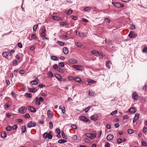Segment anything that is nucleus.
<instances>
[{"instance_id": "nucleus-10", "label": "nucleus", "mask_w": 147, "mask_h": 147, "mask_svg": "<svg viewBox=\"0 0 147 147\" xmlns=\"http://www.w3.org/2000/svg\"><path fill=\"white\" fill-rule=\"evenodd\" d=\"M139 116L140 115L138 113H137L135 114V115L133 119V123L134 122L138 119L139 117Z\"/></svg>"}, {"instance_id": "nucleus-58", "label": "nucleus", "mask_w": 147, "mask_h": 147, "mask_svg": "<svg viewBox=\"0 0 147 147\" xmlns=\"http://www.w3.org/2000/svg\"><path fill=\"white\" fill-rule=\"evenodd\" d=\"M105 40H104V41H103L102 43L103 44H104L105 43L106 44L107 43V45H109V44H111V42H110L108 41V42H107V40L106 39H105Z\"/></svg>"}, {"instance_id": "nucleus-18", "label": "nucleus", "mask_w": 147, "mask_h": 147, "mask_svg": "<svg viewBox=\"0 0 147 147\" xmlns=\"http://www.w3.org/2000/svg\"><path fill=\"white\" fill-rule=\"evenodd\" d=\"M29 111H30L31 112L35 113L36 112V110L34 107L32 106H29Z\"/></svg>"}, {"instance_id": "nucleus-11", "label": "nucleus", "mask_w": 147, "mask_h": 147, "mask_svg": "<svg viewBox=\"0 0 147 147\" xmlns=\"http://www.w3.org/2000/svg\"><path fill=\"white\" fill-rule=\"evenodd\" d=\"M52 19L57 21L61 20V18L57 16H52Z\"/></svg>"}, {"instance_id": "nucleus-24", "label": "nucleus", "mask_w": 147, "mask_h": 147, "mask_svg": "<svg viewBox=\"0 0 147 147\" xmlns=\"http://www.w3.org/2000/svg\"><path fill=\"white\" fill-rule=\"evenodd\" d=\"M91 53L92 54H95V55L96 56L100 55L98 52L96 51L93 50L91 51Z\"/></svg>"}, {"instance_id": "nucleus-46", "label": "nucleus", "mask_w": 147, "mask_h": 147, "mask_svg": "<svg viewBox=\"0 0 147 147\" xmlns=\"http://www.w3.org/2000/svg\"><path fill=\"white\" fill-rule=\"evenodd\" d=\"M59 66L61 67H63L64 66V65L63 62H61L59 63Z\"/></svg>"}, {"instance_id": "nucleus-33", "label": "nucleus", "mask_w": 147, "mask_h": 147, "mask_svg": "<svg viewBox=\"0 0 147 147\" xmlns=\"http://www.w3.org/2000/svg\"><path fill=\"white\" fill-rule=\"evenodd\" d=\"M57 43L60 46H63L65 45V43L61 41H57Z\"/></svg>"}, {"instance_id": "nucleus-4", "label": "nucleus", "mask_w": 147, "mask_h": 147, "mask_svg": "<svg viewBox=\"0 0 147 147\" xmlns=\"http://www.w3.org/2000/svg\"><path fill=\"white\" fill-rule=\"evenodd\" d=\"M76 34L78 35L79 37H85L86 36V33H83L82 32L76 31Z\"/></svg>"}, {"instance_id": "nucleus-48", "label": "nucleus", "mask_w": 147, "mask_h": 147, "mask_svg": "<svg viewBox=\"0 0 147 147\" xmlns=\"http://www.w3.org/2000/svg\"><path fill=\"white\" fill-rule=\"evenodd\" d=\"M122 141V140L121 138H119L117 140V142L118 144H121Z\"/></svg>"}, {"instance_id": "nucleus-64", "label": "nucleus", "mask_w": 147, "mask_h": 147, "mask_svg": "<svg viewBox=\"0 0 147 147\" xmlns=\"http://www.w3.org/2000/svg\"><path fill=\"white\" fill-rule=\"evenodd\" d=\"M105 147H110V144L109 142H106L105 144Z\"/></svg>"}, {"instance_id": "nucleus-32", "label": "nucleus", "mask_w": 147, "mask_h": 147, "mask_svg": "<svg viewBox=\"0 0 147 147\" xmlns=\"http://www.w3.org/2000/svg\"><path fill=\"white\" fill-rule=\"evenodd\" d=\"M24 96L25 97L29 98L31 97L32 95L31 93H26L25 94Z\"/></svg>"}, {"instance_id": "nucleus-29", "label": "nucleus", "mask_w": 147, "mask_h": 147, "mask_svg": "<svg viewBox=\"0 0 147 147\" xmlns=\"http://www.w3.org/2000/svg\"><path fill=\"white\" fill-rule=\"evenodd\" d=\"M1 136L2 138H5L6 137V133L5 131H3L1 134Z\"/></svg>"}, {"instance_id": "nucleus-22", "label": "nucleus", "mask_w": 147, "mask_h": 147, "mask_svg": "<svg viewBox=\"0 0 147 147\" xmlns=\"http://www.w3.org/2000/svg\"><path fill=\"white\" fill-rule=\"evenodd\" d=\"M38 81L36 80H34L31 81L30 83L32 85H36L38 83Z\"/></svg>"}, {"instance_id": "nucleus-21", "label": "nucleus", "mask_w": 147, "mask_h": 147, "mask_svg": "<svg viewBox=\"0 0 147 147\" xmlns=\"http://www.w3.org/2000/svg\"><path fill=\"white\" fill-rule=\"evenodd\" d=\"M28 91L32 93L34 92L37 91V89L35 88H28Z\"/></svg>"}, {"instance_id": "nucleus-55", "label": "nucleus", "mask_w": 147, "mask_h": 147, "mask_svg": "<svg viewBox=\"0 0 147 147\" xmlns=\"http://www.w3.org/2000/svg\"><path fill=\"white\" fill-rule=\"evenodd\" d=\"M6 130L9 131H10L12 130V128L10 126H8L6 128Z\"/></svg>"}, {"instance_id": "nucleus-8", "label": "nucleus", "mask_w": 147, "mask_h": 147, "mask_svg": "<svg viewBox=\"0 0 147 147\" xmlns=\"http://www.w3.org/2000/svg\"><path fill=\"white\" fill-rule=\"evenodd\" d=\"M73 67L78 70L82 71L83 70L82 66L80 65H73Z\"/></svg>"}, {"instance_id": "nucleus-23", "label": "nucleus", "mask_w": 147, "mask_h": 147, "mask_svg": "<svg viewBox=\"0 0 147 147\" xmlns=\"http://www.w3.org/2000/svg\"><path fill=\"white\" fill-rule=\"evenodd\" d=\"M55 77L60 81H61L62 80V77L58 74H57L55 75Z\"/></svg>"}, {"instance_id": "nucleus-36", "label": "nucleus", "mask_w": 147, "mask_h": 147, "mask_svg": "<svg viewBox=\"0 0 147 147\" xmlns=\"http://www.w3.org/2000/svg\"><path fill=\"white\" fill-rule=\"evenodd\" d=\"M55 132L58 135H59V136H60V138L61 137V136L60 135H59V134H60L61 131L60 130V129H56L55 130Z\"/></svg>"}, {"instance_id": "nucleus-44", "label": "nucleus", "mask_w": 147, "mask_h": 147, "mask_svg": "<svg viewBox=\"0 0 147 147\" xmlns=\"http://www.w3.org/2000/svg\"><path fill=\"white\" fill-rule=\"evenodd\" d=\"M91 107L88 106L84 109L86 113H87L88 111L90 109Z\"/></svg>"}, {"instance_id": "nucleus-17", "label": "nucleus", "mask_w": 147, "mask_h": 147, "mask_svg": "<svg viewBox=\"0 0 147 147\" xmlns=\"http://www.w3.org/2000/svg\"><path fill=\"white\" fill-rule=\"evenodd\" d=\"M113 138V135L110 134L107 136V139L108 140H112Z\"/></svg>"}, {"instance_id": "nucleus-39", "label": "nucleus", "mask_w": 147, "mask_h": 147, "mask_svg": "<svg viewBox=\"0 0 147 147\" xmlns=\"http://www.w3.org/2000/svg\"><path fill=\"white\" fill-rule=\"evenodd\" d=\"M91 9L90 7H87L84 8L83 9V10L86 11H88L89 10H90Z\"/></svg>"}, {"instance_id": "nucleus-51", "label": "nucleus", "mask_w": 147, "mask_h": 147, "mask_svg": "<svg viewBox=\"0 0 147 147\" xmlns=\"http://www.w3.org/2000/svg\"><path fill=\"white\" fill-rule=\"evenodd\" d=\"M74 77L69 76L68 77V79L70 81L74 80Z\"/></svg>"}, {"instance_id": "nucleus-27", "label": "nucleus", "mask_w": 147, "mask_h": 147, "mask_svg": "<svg viewBox=\"0 0 147 147\" xmlns=\"http://www.w3.org/2000/svg\"><path fill=\"white\" fill-rule=\"evenodd\" d=\"M35 99L36 104L38 105H40V102L39 98L38 97H36Z\"/></svg>"}, {"instance_id": "nucleus-42", "label": "nucleus", "mask_w": 147, "mask_h": 147, "mask_svg": "<svg viewBox=\"0 0 147 147\" xmlns=\"http://www.w3.org/2000/svg\"><path fill=\"white\" fill-rule=\"evenodd\" d=\"M48 133L45 132L43 134V138L44 139H46L48 137Z\"/></svg>"}, {"instance_id": "nucleus-47", "label": "nucleus", "mask_w": 147, "mask_h": 147, "mask_svg": "<svg viewBox=\"0 0 147 147\" xmlns=\"http://www.w3.org/2000/svg\"><path fill=\"white\" fill-rule=\"evenodd\" d=\"M57 70L61 73H63L64 72L63 70L62 69L59 67H58V68L57 69Z\"/></svg>"}, {"instance_id": "nucleus-13", "label": "nucleus", "mask_w": 147, "mask_h": 147, "mask_svg": "<svg viewBox=\"0 0 147 147\" xmlns=\"http://www.w3.org/2000/svg\"><path fill=\"white\" fill-rule=\"evenodd\" d=\"M129 111L132 113H135L136 110L135 108L134 107H131L129 109Z\"/></svg>"}, {"instance_id": "nucleus-57", "label": "nucleus", "mask_w": 147, "mask_h": 147, "mask_svg": "<svg viewBox=\"0 0 147 147\" xmlns=\"http://www.w3.org/2000/svg\"><path fill=\"white\" fill-rule=\"evenodd\" d=\"M135 28V26L133 24H131L130 26V29L131 30H134Z\"/></svg>"}, {"instance_id": "nucleus-30", "label": "nucleus", "mask_w": 147, "mask_h": 147, "mask_svg": "<svg viewBox=\"0 0 147 147\" xmlns=\"http://www.w3.org/2000/svg\"><path fill=\"white\" fill-rule=\"evenodd\" d=\"M74 80L77 82L80 83L81 81V79L79 77H75Z\"/></svg>"}, {"instance_id": "nucleus-7", "label": "nucleus", "mask_w": 147, "mask_h": 147, "mask_svg": "<svg viewBox=\"0 0 147 147\" xmlns=\"http://www.w3.org/2000/svg\"><path fill=\"white\" fill-rule=\"evenodd\" d=\"M128 36L131 38H135L137 36V34H134V32L132 31H130Z\"/></svg>"}, {"instance_id": "nucleus-26", "label": "nucleus", "mask_w": 147, "mask_h": 147, "mask_svg": "<svg viewBox=\"0 0 147 147\" xmlns=\"http://www.w3.org/2000/svg\"><path fill=\"white\" fill-rule=\"evenodd\" d=\"M12 65L13 66H16L18 64V61L15 60H13L12 62Z\"/></svg>"}, {"instance_id": "nucleus-41", "label": "nucleus", "mask_w": 147, "mask_h": 147, "mask_svg": "<svg viewBox=\"0 0 147 147\" xmlns=\"http://www.w3.org/2000/svg\"><path fill=\"white\" fill-rule=\"evenodd\" d=\"M38 25V24L34 26L33 27V29L34 31L36 32L37 29Z\"/></svg>"}, {"instance_id": "nucleus-37", "label": "nucleus", "mask_w": 147, "mask_h": 147, "mask_svg": "<svg viewBox=\"0 0 147 147\" xmlns=\"http://www.w3.org/2000/svg\"><path fill=\"white\" fill-rule=\"evenodd\" d=\"M48 76L50 78H52L53 76V75L52 72L51 71H49L48 72Z\"/></svg>"}, {"instance_id": "nucleus-56", "label": "nucleus", "mask_w": 147, "mask_h": 147, "mask_svg": "<svg viewBox=\"0 0 147 147\" xmlns=\"http://www.w3.org/2000/svg\"><path fill=\"white\" fill-rule=\"evenodd\" d=\"M71 18L74 20H76L78 19V17H77L74 16L73 15H71Z\"/></svg>"}, {"instance_id": "nucleus-62", "label": "nucleus", "mask_w": 147, "mask_h": 147, "mask_svg": "<svg viewBox=\"0 0 147 147\" xmlns=\"http://www.w3.org/2000/svg\"><path fill=\"white\" fill-rule=\"evenodd\" d=\"M30 117V115L28 113L26 114L25 115V118H29Z\"/></svg>"}, {"instance_id": "nucleus-9", "label": "nucleus", "mask_w": 147, "mask_h": 147, "mask_svg": "<svg viewBox=\"0 0 147 147\" xmlns=\"http://www.w3.org/2000/svg\"><path fill=\"white\" fill-rule=\"evenodd\" d=\"M132 96L133 98L135 100H137L138 99V93L136 92H134L132 94Z\"/></svg>"}, {"instance_id": "nucleus-20", "label": "nucleus", "mask_w": 147, "mask_h": 147, "mask_svg": "<svg viewBox=\"0 0 147 147\" xmlns=\"http://www.w3.org/2000/svg\"><path fill=\"white\" fill-rule=\"evenodd\" d=\"M111 63L110 61H107L106 62V65L107 67L109 69L110 68Z\"/></svg>"}, {"instance_id": "nucleus-54", "label": "nucleus", "mask_w": 147, "mask_h": 147, "mask_svg": "<svg viewBox=\"0 0 147 147\" xmlns=\"http://www.w3.org/2000/svg\"><path fill=\"white\" fill-rule=\"evenodd\" d=\"M69 61L73 63H76L77 62V61L75 59H70Z\"/></svg>"}, {"instance_id": "nucleus-5", "label": "nucleus", "mask_w": 147, "mask_h": 147, "mask_svg": "<svg viewBox=\"0 0 147 147\" xmlns=\"http://www.w3.org/2000/svg\"><path fill=\"white\" fill-rule=\"evenodd\" d=\"M26 109L25 107H22L20 108L18 110L19 112L21 113L24 114L26 112Z\"/></svg>"}, {"instance_id": "nucleus-16", "label": "nucleus", "mask_w": 147, "mask_h": 147, "mask_svg": "<svg viewBox=\"0 0 147 147\" xmlns=\"http://www.w3.org/2000/svg\"><path fill=\"white\" fill-rule=\"evenodd\" d=\"M63 49L64 54L65 55H66L69 52V50L67 47H64Z\"/></svg>"}, {"instance_id": "nucleus-52", "label": "nucleus", "mask_w": 147, "mask_h": 147, "mask_svg": "<svg viewBox=\"0 0 147 147\" xmlns=\"http://www.w3.org/2000/svg\"><path fill=\"white\" fill-rule=\"evenodd\" d=\"M11 94L13 96L14 98H16V94H15L13 91H12L11 92Z\"/></svg>"}, {"instance_id": "nucleus-43", "label": "nucleus", "mask_w": 147, "mask_h": 147, "mask_svg": "<svg viewBox=\"0 0 147 147\" xmlns=\"http://www.w3.org/2000/svg\"><path fill=\"white\" fill-rule=\"evenodd\" d=\"M127 132L129 134H131L134 132V130L131 129H129L127 130Z\"/></svg>"}, {"instance_id": "nucleus-12", "label": "nucleus", "mask_w": 147, "mask_h": 147, "mask_svg": "<svg viewBox=\"0 0 147 147\" xmlns=\"http://www.w3.org/2000/svg\"><path fill=\"white\" fill-rule=\"evenodd\" d=\"M88 84L90 86L92 85V84L96 83V82L92 80H88Z\"/></svg>"}, {"instance_id": "nucleus-38", "label": "nucleus", "mask_w": 147, "mask_h": 147, "mask_svg": "<svg viewBox=\"0 0 147 147\" xmlns=\"http://www.w3.org/2000/svg\"><path fill=\"white\" fill-rule=\"evenodd\" d=\"M94 92L92 90H89V94L90 96H92L94 94Z\"/></svg>"}, {"instance_id": "nucleus-31", "label": "nucleus", "mask_w": 147, "mask_h": 147, "mask_svg": "<svg viewBox=\"0 0 147 147\" xmlns=\"http://www.w3.org/2000/svg\"><path fill=\"white\" fill-rule=\"evenodd\" d=\"M67 142V140H65L61 139L58 140V142L60 144H63Z\"/></svg>"}, {"instance_id": "nucleus-15", "label": "nucleus", "mask_w": 147, "mask_h": 147, "mask_svg": "<svg viewBox=\"0 0 147 147\" xmlns=\"http://www.w3.org/2000/svg\"><path fill=\"white\" fill-rule=\"evenodd\" d=\"M59 109H61L63 113H65V107L63 105H60L59 107Z\"/></svg>"}, {"instance_id": "nucleus-3", "label": "nucleus", "mask_w": 147, "mask_h": 147, "mask_svg": "<svg viewBox=\"0 0 147 147\" xmlns=\"http://www.w3.org/2000/svg\"><path fill=\"white\" fill-rule=\"evenodd\" d=\"M85 136L91 139H93L96 137V136L94 134L91 133L86 134Z\"/></svg>"}, {"instance_id": "nucleus-40", "label": "nucleus", "mask_w": 147, "mask_h": 147, "mask_svg": "<svg viewBox=\"0 0 147 147\" xmlns=\"http://www.w3.org/2000/svg\"><path fill=\"white\" fill-rule=\"evenodd\" d=\"M26 127H25V126H23L22 127V129H21V130H22V131L23 133H24L26 131Z\"/></svg>"}, {"instance_id": "nucleus-2", "label": "nucleus", "mask_w": 147, "mask_h": 147, "mask_svg": "<svg viewBox=\"0 0 147 147\" xmlns=\"http://www.w3.org/2000/svg\"><path fill=\"white\" fill-rule=\"evenodd\" d=\"M112 3L117 8H120L123 7L124 6L123 5L119 3H117L116 2H112Z\"/></svg>"}, {"instance_id": "nucleus-14", "label": "nucleus", "mask_w": 147, "mask_h": 147, "mask_svg": "<svg viewBox=\"0 0 147 147\" xmlns=\"http://www.w3.org/2000/svg\"><path fill=\"white\" fill-rule=\"evenodd\" d=\"M80 119L81 120L84 122H87L88 121L87 118L85 116H81L80 117Z\"/></svg>"}, {"instance_id": "nucleus-59", "label": "nucleus", "mask_w": 147, "mask_h": 147, "mask_svg": "<svg viewBox=\"0 0 147 147\" xmlns=\"http://www.w3.org/2000/svg\"><path fill=\"white\" fill-rule=\"evenodd\" d=\"M72 11L71 9H69L67 11V14L69 15H70L72 13Z\"/></svg>"}, {"instance_id": "nucleus-53", "label": "nucleus", "mask_w": 147, "mask_h": 147, "mask_svg": "<svg viewBox=\"0 0 147 147\" xmlns=\"http://www.w3.org/2000/svg\"><path fill=\"white\" fill-rule=\"evenodd\" d=\"M40 36L42 37H44L46 36L45 32H41L40 34Z\"/></svg>"}, {"instance_id": "nucleus-1", "label": "nucleus", "mask_w": 147, "mask_h": 147, "mask_svg": "<svg viewBox=\"0 0 147 147\" xmlns=\"http://www.w3.org/2000/svg\"><path fill=\"white\" fill-rule=\"evenodd\" d=\"M2 55L3 57L7 58L8 60L11 59V57L9 58V56H11L12 55V53L10 51L3 52Z\"/></svg>"}, {"instance_id": "nucleus-19", "label": "nucleus", "mask_w": 147, "mask_h": 147, "mask_svg": "<svg viewBox=\"0 0 147 147\" xmlns=\"http://www.w3.org/2000/svg\"><path fill=\"white\" fill-rule=\"evenodd\" d=\"M91 119L92 120L96 121L98 117L96 115H94L90 117Z\"/></svg>"}, {"instance_id": "nucleus-25", "label": "nucleus", "mask_w": 147, "mask_h": 147, "mask_svg": "<svg viewBox=\"0 0 147 147\" xmlns=\"http://www.w3.org/2000/svg\"><path fill=\"white\" fill-rule=\"evenodd\" d=\"M51 58L53 61H58L59 60V59L55 56H51Z\"/></svg>"}, {"instance_id": "nucleus-60", "label": "nucleus", "mask_w": 147, "mask_h": 147, "mask_svg": "<svg viewBox=\"0 0 147 147\" xmlns=\"http://www.w3.org/2000/svg\"><path fill=\"white\" fill-rule=\"evenodd\" d=\"M53 69L57 70L58 67L57 64H55L53 65Z\"/></svg>"}, {"instance_id": "nucleus-49", "label": "nucleus", "mask_w": 147, "mask_h": 147, "mask_svg": "<svg viewBox=\"0 0 147 147\" xmlns=\"http://www.w3.org/2000/svg\"><path fill=\"white\" fill-rule=\"evenodd\" d=\"M60 25L63 26L64 25H67V23L65 22H61L60 23Z\"/></svg>"}, {"instance_id": "nucleus-35", "label": "nucleus", "mask_w": 147, "mask_h": 147, "mask_svg": "<svg viewBox=\"0 0 147 147\" xmlns=\"http://www.w3.org/2000/svg\"><path fill=\"white\" fill-rule=\"evenodd\" d=\"M47 114L49 117L52 116L53 115L52 112L50 110L48 111Z\"/></svg>"}, {"instance_id": "nucleus-28", "label": "nucleus", "mask_w": 147, "mask_h": 147, "mask_svg": "<svg viewBox=\"0 0 147 147\" xmlns=\"http://www.w3.org/2000/svg\"><path fill=\"white\" fill-rule=\"evenodd\" d=\"M61 134L62 135V138L64 139L67 140V138L66 136V135L64 133L63 131H61Z\"/></svg>"}, {"instance_id": "nucleus-61", "label": "nucleus", "mask_w": 147, "mask_h": 147, "mask_svg": "<svg viewBox=\"0 0 147 147\" xmlns=\"http://www.w3.org/2000/svg\"><path fill=\"white\" fill-rule=\"evenodd\" d=\"M77 136L76 135H74L72 137V138L74 140H76L77 139Z\"/></svg>"}, {"instance_id": "nucleus-50", "label": "nucleus", "mask_w": 147, "mask_h": 147, "mask_svg": "<svg viewBox=\"0 0 147 147\" xmlns=\"http://www.w3.org/2000/svg\"><path fill=\"white\" fill-rule=\"evenodd\" d=\"M142 144L144 146H147V143L145 142L144 140H142Z\"/></svg>"}, {"instance_id": "nucleus-45", "label": "nucleus", "mask_w": 147, "mask_h": 147, "mask_svg": "<svg viewBox=\"0 0 147 147\" xmlns=\"http://www.w3.org/2000/svg\"><path fill=\"white\" fill-rule=\"evenodd\" d=\"M142 52L143 53H147V47H144L142 50Z\"/></svg>"}, {"instance_id": "nucleus-6", "label": "nucleus", "mask_w": 147, "mask_h": 147, "mask_svg": "<svg viewBox=\"0 0 147 147\" xmlns=\"http://www.w3.org/2000/svg\"><path fill=\"white\" fill-rule=\"evenodd\" d=\"M36 124V123L35 122L30 121L28 123L27 126L28 127L30 128L35 127Z\"/></svg>"}, {"instance_id": "nucleus-63", "label": "nucleus", "mask_w": 147, "mask_h": 147, "mask_svg": "<svg viewBox=\"0 0 147 147\" xmlns=\"http://www.w3.org/2000/svg\"><path fill=\"white\" fill-rule=\"evenodd\" d=\"M49 127L51 129H52L53 127V124L52 122L50 121L49 122Z\"/></svg>"}, {"instance_id": "nucleus-34", "label": "nucleus", "mask_w": 147, "mask_h": 147, "mask_svg": "<svg viewBox=\"0 0 147 147\" xmlns=\"http://www.w3.org/2000/svg\"><path fill=\"white\" fill-rule=\"evenodd\" d=\"M51 133H52L51 131L49 132V133H48V136L47 138H48L49 139H51L52 138L53 136Z\"/></svg>"}]
</instances>
